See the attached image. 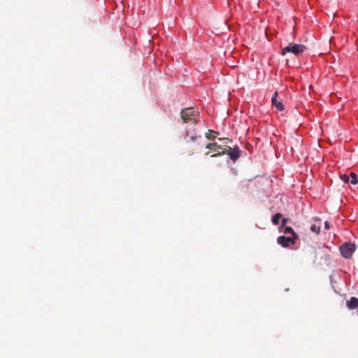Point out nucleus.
Instances as JSON below:
<instances>
[{"mask_svg": "<svg viewBox=\"0 0 358 358\" xmlns=\"http://www.w3.org/2000/svg\"><path fill=\"white\" fill-rule=\"evenodd\" d=\"M236 157H237V156H234V155H231V159H236Z\"/></svg>", "mask_w": 358, "mask_h": 358, "instance_id": "obj_16", "label": "nucleus"}, {"mask_svg": "<svg viewBox=\"0 0 358 358\" xmlns=\"http://www.w3.org/2000/svg\"><path fill=\"white\" fill-rule=\"evenodd\" d=\"M306 47L301 44L289 43L287 47L282 50V55H285L287 53H292L297 56L304 52Z\"/></svg>", "mask_w": 358, "mask_h": 358, "instance_id": "obj_3", "label": "nucleus"}, {"mask_svg": "<svg viewBox=\"0 0 358 358\" xmlns=\"http://www.w3.org/2000/svg\"><path fill=\"white\" fill-rule=\"evenodd\" d=\"M298 236L294 234V236H291L286 237L284 236H279L278 238V243L281 245L282 247L287 248L295 244Z\"/></svg>", "mask_w": 358, "mask_h": 358, "instance_id": "obj_5", "label": "nucleus"}, {"mask_svg": "<svg viewBox=\"0 0 358 358\" xmlns=\"http://www.w3.org/2000/svg\"><path fill=\"white\" fill-rule=\"evenodd\" d=\"M198 113L192 108H185L181 112V117L185 123L196 124Z\"/></svg>", "mask_w": 358, "mask_h": 358, "instance_id": "obj_2", "label": "nucleus"}, {"mask_svg": "<svg viewBox=\"0 0 358 358\" xmlns=\"http://www.w3.org/2000/svg\"><path fill=\"white\" fill-rule=\"evenodd\" d=\"M281 217L282 215L280 213L275 214L272 218V222L275 225L278 224Z\"/></svg>", "mask_w": 358, "mask_h": 358, "instance_id": "obj_10", "label": "nucleus"}, {"mask_svg": "<svg viewBox=\"0 0 358 358\" xmlns=\"http://www.w3.org/2000/svg\"><path fill=\"white\" fill-rule=\"evenodd\" d=\"M350 182L352 185H356L358 182L357 176L355 173H351L350 175Z\"/></svg>", "mask_w": 358, "mask_h": 358, "instance_id": "obj_8", "label": "nucleus"}, {"mask_svg": "<svg viewBox=\"0 0 358 358\" xmlns=\"http://www.w3.org/2000/svg\"><path fill=\"white\" fill-rule=\"evenodd\" d=\"M347 306L349 309H355L358 307V299L356 297H352L347 301Z\"/></svg>", "mask_w": 358, "mask_h": 358, "instance_id": "obj_7", "label": "nucleus"}, {"mask_svg": "<svg viewBox=\"0 0 358 358\" xmlns=\"http://www.w3.org/2000/svg\"><path fill=\"white\" fill-rule=\"evenodd\" d=\"M310 230L313 232L318 234L320 233V225H317L315 224H313L310 227Z\"/></svg>", "mask_w": 358, "mask_h": 358, "instance_id": "obj_11", "label": "nucleus"}, {"mask_svg": "<svg viewBox=\"0 0 358 358\" xmlns=\"http://www.w3.org/2000/svg\"><path fill=\"white\" fill-rule=\"evenodd\" d=\"M324 225H325V229H329L330 226H329V223L328 222H325Z\"/></svg>", "mask_w": 358, "mask_h": 358, "instance_id": "obj_14", "label": "nucleus"}, {"mask_svg": "<svg viewBox=\"0 0 358 358\" xmlns=\"http://www.w3.org/2000/svg\"><path fill=\"white\" fill-rule=\"evenodd\" d=\"M219 141L222 143H218L216 142V143H210L206 146V148L210 149L211 150V152H215V154L211 155L212 157L217 156V155H224L227 151V148L229 147L227 145V143L229 141V139L228 138H223V139L220 138Z\"/></svg>", "mask_w": 358, "mask_h": 358, "instance_id": "obj_1", "label": "nucleus"}, {"mask_svg": "<svg viewBox=\"0 0 358 358\" xmlns=\"http://www.w3.org/2000/svg\"><path fill=\"white\" fill-rule=\"evenodd\" d=\"M287 223V219L282 220V224L285 225Z\"/></svg>", "mask_w": 358, "mask_h": 358, "instance_id": "obj_15", "label": "nucleus"}, {"mask_svg": "<svg viewBox=\"0 0 358 358\" xmlns=\"http://www.w3.org/2000/svg\"><path fill=\"white\" fill-rule=\"evenodd\" d=\"M356 250V246L354 243H346L340 247L341 255L345 258H350Z\"/></svg>", "mask_w": 358, "mask_h": 358, "instance_id": "obj_4", "label": "nucleus"}, {"mask_svg": "<svg viewBox=\"0 0 358 358\" xmlns=\"http://www.w3.org/2000/svg\"><path fill=\"white\" fill-rule=\"evenodd\" d=\"M341 179L345 183L350 182V176L343 174L340 176Z\"/></svg>", "mask_w": 358, "mask_h": 358, "instance_id": "obj_12", "label": "nucleus"}, {"mask_svg": "<svg viewBox=\"0 0 358 358\" xmlns=\"http://www.w3.org/2000/svg\"><path fill=\"white\" fill-rule=\"evenodd\" d=\"M283 233L285 234H291L292 236H294L296 233L294 231L293 229L290 227H286L282 230Z\"/></svg>", "mask_w": 358, "mask_h": 358, "instance_id": "obj_9", "label": "nucleus"}, {"mask_svg": "<svg viewBox=\"0 0 358 358\" xmlns=\"http://www.w3.org/2000/svg\"><path fill=\"white\" fill-rule=\"evenodd\" d=\"M214 134V131H211V130H209L206 134V138H209V139H212V138H215V136L213 135Z\"/></svg>", "mask_w": 358, "mask_h": 358, "instance_id": "obj_13", "label": "nucleus"}, {"mask_svg": "<svg viewBox=\"0 0 358 358\" xmlns=\"http://www.w3.org/2000/svg\"><path fill=\"white\" fill-rule=\"evenodd\" d=\"M277 95H278V93L275 92L274 96L272 98V103H273V105L275 106V107L276 108V109L278 110L282 111L284 109V106L281 101L277 100Z\"/></svg>", "mask_w": 358, "mask_h": 358, "instance_id": "obj_6", "label": "nucleus"}]
</instances>
